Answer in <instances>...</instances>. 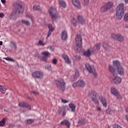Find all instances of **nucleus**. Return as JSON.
<instances>
[{
	"instance_id": "20",
	"label": "nucleus",
	"mask_w": 128,
	"mask_h": 128,
	"mask_svg": "<svg viewBox=\"0 0 128 128\" xmlns=\"http://www.w3.org/2000/svg\"><path fill=\"white\" fill-rule=\"evenodd\" d=\"M62 58L64 60L66 61V64H72V62L70 61V58H68V56L66 54H63L62 55Z\"/></svg>"
},
{
	"instance_id": "25",
	"label": "nucleus",
	"mask_w": 128,
	"mask_h": 128,
	"mask_svg": "<svg viewBox=\"0 0 128 128\" xmlns=\"http://www.w3.org/2000/svg\"><path fill=\"white\" fill-rule=\"evenodd\" d=\"M69 108L72 110V112H76V104H74V103L72 102L69 104Z\"/></svg>"
},
{
	"instance_id": "32",
	"label": "nucleus",
	"mask_w": 128,
	"mask_h": 128,
	"mask_svg": "<svg viewBox=\"0 0 128 128\" xmlns=\"http://www.w3.org/2000/svg\"><path fill=\"white\" fill-rule=\"evenodd\" d=\"M4 60H6L8 62H16V60H14V58L8 57V58H4Z\"/></svg>"
},
{
	"instance_id": "52",
	"label": "nucleus",
	"mask_w": 128,
	"mask_h": 128,
	"mask_svg": "<svg viewBox=\"0 0 128 128\" xmlns=\"http://www.w3.org/2000/svg\"><path fill=\"white\" fill-rule=\"evenodd\" d=\"M32 93L34 94L35 96H38L39 94L38 92L34 91L32 92Z\"/></svg>"
},
{
	"instance_id": "18",
	"label": "nucleus",
	"mask_w": 128,
	"mask_h": 128,
	"mask_svg": "<svg viewBox=\"0 0 128 128\" xmlns=\"http://www.w3.org/2000/svg\"><path fill=\"white\" fill-rule=\"evenodd\" d=\"M72 2L77 8H82V5H80V2L79 0H72Z\"/></svg>"
},
{
	"instance_id": "1",
	"label": "nucleus",
	"mask_w": 128,
	"mask_h": 128,
	"mask_svg": "<svg viewBox=\"0 0 128 128\" xmlns=\"http://www.w3.org/2000/svg\"><path fill=\"white\" fill-rule=\"evenodd\" d=\"M13 10L10 14V18L14 20L16 18L20 16V14H22L24 8V3L20 1H16L14 2L12 5Z\"/></svg>"
},
{
	"instance_id": "21",
	"label": "nucleus",
	"mask_w": 128,
	"mask_h": 128,
	"mask_svg": "<svg viewBox=\"0 0 128 128\" xmlns=\"http://www.w3.org/2000/svg\"><path fill=\"white\" fill-rule=\"evenodd\" d=\"M61 38L62 40H68V32L66 30L62 32Z\"/></svg>"
},
{
	"instance_id": "26",
	"label": "nucleus",
	"mask_w": 128,
	"mask_h": 128,
	"mask_svg": "<svg viewBox=\"0 0 128 128\" xmlns=\"http://www.w3.org/2000/svg\"><path fill=\"white\" fill-rule=\"evenodd\" d=\"M94 50L95 52H100V43L96 44L94 47Z\"/></svg>"
},
{
	"instance_id": "38",
	"label": "nucleus",
	"mask_w": 128,
	"mask_h": 128,
	"mask_svg": "<svg viewBox=\"0 0 128 128\" xmlns=\"http://www.w3.org/2000/svg\"><path fill=\"white\" fill-rule=\"evenodd\" d=\"M34 122V119H28L26 120V124H32Z\"/></svg>"
},
{
	"instance_id": "10",
	"label": "nucleus",
	"mask_w": 128,
	"mask_h": 128,
	"mask_svg": "<svg viewBox=\"0 0 128 128\" xmlns=\"http://www.w3.org/2000/svg\"><path fill=\"white\" fill-rule=\"evenodd\" d=\"M49 14L54 20L56 19V8L51 7L49 10Z\"/></svg>"
},
{
	"instance_id": "57",
	"label": "nucleus",
	"mask_w": 128,
	"mask_h": 128,
	"mask_svg": "<svg viewBox=\"0 0 128 128\" xmlns=\"http://www.w3.org/2000/svg\"><path fill=\"white\" fill-rule=\"evenodd\" d=\"M124 26H125L126 28H128V24H125Z\"/></svg>"
},
{
	"instance_id": "16",
	"label": "nucleus",
	"mask_w": 128,
	"mask_h": 128,
	"mask_svg": "<svg viewBox=\"0 0 128 128\" xmlns=\"http://www.w3.org/2000/svg\"><path fill=\"white\" fill-rule=\"evenodd\" d=\"M112 82L114 84H118L122 82V78L118 76L115 77L112 80Z\"/></svg>"
},
{
	"instance_id": "23",
	"label": "nucleus",
	"mask_w": 128,
	"mask_h": 128,
	"mask_svg": "<svg viewBox=\"0 0 128 128\" xmlns=\"http://www.w3.org/2000/svg\"><path fill=\"white\" fill-rule=\"evenodd\" d=\"M60 124H61V126H64V125L66 126L68 128H70V122H68V120H64L63 121H62L60 122Z\"/></svg>"
},
{
	"instance_id": "6",
	"label": "nucleus",
	"mask_w": 128,
	"mask_h": 128,
	"mask_svg": "<svg viewBox=\"0 0 128 128\" xmlns=\"http://www.w3.org/2000/svg\"><path fill=\"white\" fill-rule=\"evenodd\" d=\"M111 38H113V40H118V42H122L124 40V37L120 34H112L111 35Z\"/></svg>"
},
{
	"instance_id": "48",
	"label": "nucleus",
	"mask_w": 128,
	"mask_h": 128,
	"mask_svg": "<svg viewBox=\"0 0 128 128\" xmlns=\"http://www.w3.org/2000/svg\"><path fill=\"white\" fill-rule=\"evenodd\" d=\"M25 108H28V110H32V108L28 104H26V106H25Z\"/></svg>"
},
{
	"instance_id": "28",
	"label": "nucleus",
	"mask_w": 128,
	"mask_h": 128,
	"mask_svg": "<svg viewBox=\"0 0 128 128\" xmlns=\"http://www.w3.org/2000/svg\"><path fill=\"white\" fill-rule=\"evenodd\" d=\"M59 4H60L62 8H66V3L62 0H59Z\"/></svg>"
},
{
	"instance_id": "4",
	"label": "nucleus",
	"mask_w": 128,
	"mask_h": 128,
	"mask_svg": "<svg viewBox=\"0 0 128 128\" xmlns=\"http://www.w3.org/2000/svg\"><path fill=\"white\" fill-rule=\"evenodd\" d=\"M112 6H114V3L112 2H109L101 7L100 12H106L108 10H110L112 8Z\"/></svg>"
},
{
	"instance_id": "56",
	"label": "nucleus",
	"mask_w": 128,
	"mask_h": 128,
	"mask_svg": "<svg viewBox=\"0 0 128 128\" xmlns=\"http://www.w3.org/2000/svg\"><path fill=\"white\" fill-rule=\"evenodd\" d=\"M1 2L2 4H6V0H1Z\"/></svg>"
},
{
	"instance_id": "13",
	"label": "nucleus",
	"mask_w": 128,
	"mask_h": 128,
	"mask_svg": "<svg viewBox=\"0 0 128 128\" xmlns=\"http://www.w3.org/2000/svg\"><path fill=\"white\" fill-rule=\"evenodd\" d=\"M116 68L118 74H120V76L124 75V67H122V66H120Z\"/></svg>"
},
{
	"instance_id": "50",
	"label": "nucleus",
	"mask_w": 128,
	"mask_h": 128,
	"mask_svg": "<svg viewBox=\"0 0 128 128\" xmlns=\"http://www.w3.org/2000/svg\"><path fill=\"white\" fill-rule=\"evenodd\" d=\"M76 60H80V56H75Z\"/></svg>"
},
{
	"instance_id": "33",
	"label": "nucleus",
	"mask_w": 128,
	"mask_h": 128,
	"mask_svg": "<svg viewBox=\"0 0 128 128\" xmlns=\"http://www.w3.org/2000/svg\"><path fill=\"white\" fill-rule=\"evenodd\" d=\"M6 118H3L2 120L0 122V126H4L6 124Z\"/></svg>"
},
{
	"instance_id": "41",
	"label": "nucleus",
	"mask_w": 128,
	"mask_h": 128,
	"mask_svg": "<svg viewBox=\"0 0 128 128\" xmlns=\"http://www.w3.org/2000/svg\"><path fill=\"white\" fill-rule=\"evenodd\" d=\"M78 76H80V74H78V72H76L75 75L74 77V80H78Z\"/></svg>"
},
{
	"instance_id": "60",
	"label": "nucleus",
	"mask_w": 128,
	"mask_h": 128,
	"mask_svg": "<svg viewBox=\"0 0 128 128\" xmlns=\"http://www.w3.org/2000/svg\"><path fill=\"white\" fill-rule=\"evenodd\" d=\"M0 46H2V42L0 41Z\"/></svg>"
},
{
	"instance_id": "17",
	"label": "nucleus",
	"mask_w": 128,
	"mask_h": 128,
	"mask_svg": "<svg viewBox=\"0 0 128 128\" xmlns=\"http://www.w3.org/2000/svg\"><path fill=\"white\" fill-rule=\"evenodd\" d=\"M48 28H49V30L48 32V38H50L52 34V32L54 30V28L52 26V24H49Z\"/></svg>"
},
{
	"instance_id": "59",
	"label": "nucleus",
	"mask_w": 128,
	"mask_h": 128,
	"mask_svg": "<svg viewBox=\"0 0 128 128\" xmlns=\"http://www.w3.org/2000/svg\"><path fill=\"white\" fill-rule=\"evenodd\" d=\"M124 2L126 4H128V0H124Z\"/></svg>"
},
{
	"instance_id": "61",
	"label": "nucleus",
	"mask_w": 128,
	"mask_h": 128,
	"mask_svg": "<svg viewBox=\"0 0 128 128\" xmlns=\"http://www.w3.org/2000/svg\"><path fill=\"white\" fill-rule=\"evenodd\" d=\"M126 112H128V107L126 108Z\"/></svg>"
},
{
	"instance_id": "5",
	"label": "nucleus",
	"mask_w": 128,
	"mask_h": 128,
	"mask_svg": "<svg viewBox=\"0 0 128 128\" xmlns=\"http://www.w3.org/2000/svg\"><path fill=\"white\" fill-rule=\"evenodd\" d=\"M86 68H87V70H88V72H90V74H92L94 78H98V74L96 71V69L92 67L90 64L86 63Z\"/></svg>"
},
{
	"instance_id": "31",
	"label": "nucleus",
	"mask_w": 128,
	"mask_h": 128,
	"mask_svg": "<svg viewBox=\"0 0 128 128\" xmlns=\"http://www.w3.org/2000/svg\"><path fill=\"white\" fill-rule=\"evenodd\" d=\"M11 48H14V50H16L18 46H16V44L15 42H11L10 44Z\"/></svg>"
},
{
	"instance_id": "46",
	"label": "nucleus",
	"mask_w": 128,
	"mask_h": 128,
	"mask_svg": "<svg viewBox=\"0 0 128 128\" xmlns=\"http://www.w3.org/2000/svg\"><path fill=\"white\" fill-rule=\"evenodd\" d=\"M84 3L85 6H88L90 4V0H84Z\"/></svg>"
},
{
	"instance_id": "42",
	"label": "nucleus",
	"mask_w": 128,
	"mask_h": 128,
	"mask_svg": "<svg viewBox=\"0 0 128 128\" xmlns=\"http://www.w3.org/2000/svg\"><path fill=\"white\" fill-rule=\"evenodd\" d=\"M52 62L53 64H58V59L54 58L52 60Z\"/></svg>"
},
{
	"instance_id": "37",
	"label": "nucleus",
	"mask_w": 128,
	"mask_h": 128,
	"mask_svg": "<svg viewBox=\"0 0 128 128\" xmlns=\"http://www.w3.org/2000/svg\"><path fill=\"white\" fill-rule=\"evenodd\" d=\"M26 103L24 102H20L18 104V106H21L22 108H26Z\"/></svg>"
},
{
	"instance_id": "24",
	"label": "nucleus",
	"mask_w": 128,
	"mask_h": 128,
	"mask_svg": "<svg viewBox=\"0 0 128 128\" xmlns=\"http://www.w3.org/2000/svg\"><path fill=\"white\" fill-rule=\"evenodd\" d=\"M88 96L92 98H96V92L94 91H91L89 92Z\"/></svg>"
},
{
	"instance_id": "3",
	"label": "nucleus",
	"mask_w": 128,
	"mask_h": 128,
	"mask_svg": "<svg viewBox=\"0 0 128 128\" xmlns=\"http://www.w3.org/2000/svg\"><path fill=\"white\" fill-rule=\"evenodd\" d=\"M54 84L57 86L58 90L60 92H64L66 90V82L62 78L56 80L54 81Z\"/></svg>"
},
{
	"instance_id": "8",
	"label": "nucleus",
	"mask_w": 128,
	"mask_h": 128,
	"mask_svg": "<svg viewBox=\"0 0 128 128\" xmlns=\"http://www.w3.org/2000/svg\"><path fill=\"white\" fill-rule=\"evenodd\" d=\"M76 46L78 48H80L82 44V36L77 35L76 37Z\"/></svg>"
},
{
	"instance_id": "12",
	"label": "nucleus",
	"mask_w": 128,
	"mask_h": 128,
	"mask_svg": "<svg viewBox=\"0 0 128 128\" xmlns=\"http://www.w3.org/2000/svg\"><path fill=\"white\" fill-rule=\"evenodd\" d=\"M72 86L74 88H76V86L84 88L86 86V82L83 80H80L78 82L73 84Z\"/></svg>"
},
{
	"instance_id": "2",
	"label": "nucleus",
	"mask_w": 128,
	"mask_h": 128,
	"mask_svg": "<svg viewBox=\"0 0 128 128\" xmlns=\"http://www.w3.org/2000/svg\"><path fill=\"white\" fill-rule=\"evenodd\" d=\"M124 3L120 4L117 6L116 15V20H120L121 18H122V16H124Z\"/></svg>"
},
{
	"instance_id": "19",
	"label": "nucleus",
	"mask_w": 128,
	"mask_h": 128,
	"mask_svg": "<svg viewBox=\"0 0 128 128\" xmlns=\"http://www.w3.org/2000/svg\"><path fill=\"white\" fill-rule=\"evenodd\" d=\"M100 100L104 108H106V106H108V101L104 97H101Z\"/></svg>"
},
{
	"instance_id": "53",
	"label": "nucleus",
	"mask_w": 128,
	"mask_h": 128,
	"mask_svg": "<svg viewBox=\"0 0 128 128\" xmlns=\"http://www.w3.org/2000/svg\"><path fill=\"white\" fill-rule=\"evenodd\" d=\"M47 68L48 70H50V72H52V66H48Z\"/></svg>"
},
{
	"instance_id": "34",
	"label": "nucleus",
	"mask_w": 128,
	"mask_h": 128,
	"mask_svg": "<svg viewBox=\"0 0 128 128\" xmlns=\"http://www.w3.org/2000/svg\"><path fill=\"white\" fill-rule=\"evenodd\" d=\"M71 22L74 26H78V21H76V18H73Z\"/></svg>"
},
{
	"instance_id": "45",
	"label": "nucleus",
	"mask_w": 128,
	"mask_h": 128,
	"mask_svg": "<svg viewBox=\"0 0 128 128\" xmlns=\"http://www.w3.org/2000/svg\"><path fill=\"white\" fill-rule=\"evenodd\" d=\"M27 18H30V20H32V22H34V17L31 14H27L26 15Z\"/></svg>"
},
{
	"instance_id": "11",
	"label": "nucleus",
	"mask_w": 128,
	"mask_h": 128,
	"mask_svg": "<svg viewBox=\"0 0 128 128\" xmlns=\"http://www.w3.org/2000/svg\"><path fill=\"white\" fill-rule=\"evenodd\" d=\"M66 106H58V114H62L63 116H64L66 114Z\"/></svg>"
},
{
	"instance_id": "15",
	"label": "nucleus",
	"mask_w": 128,
	"mask_h": 128,
	"mask_svg": "<svg viewBox=\"0 0 128 128\" xmlns=\"http://www.w3.org/2000/svg\"><path fill=\"white\" fill-rule=\"evenodd\" d=\"M94 52V51L90 50V49L88 48L86 51H84L83 52V54L84 56H86L87 58H88L90 56H92V54Z\"/></svg>"
},
{
	"instance_id": "36",
	"label": "nucleus",
	"mask_w": 128,
	"mask_h": 128,
	"mask_svg": "<svg viewBox=\"0 0 128 128\" xmlns=\"http://www.w3.org/2000/svg\"><path fill=\"white\" fill-rule=\"evenodd\" d=\"M22 22L24 24H26V26H28L30 24V21H28L26 20H22Z\"/></svg>"
},
{
	"instance_id": "29",
	"label": "nucleus",
	"mask_w": 128,
	"mask_h": 128,
	"mask_svg": "<svg viewBox=\"0 0 128 128\" xmlns=\"http://www.w3.org/2000/svg\"><path fill=\"white\" fill-rule=\"evenodd\" d=\"M33 10H38V12H42V9L40 8V6L38 5H34L33 7Z\"/></svg>"
},
{
	"instance_id": "22",
	"label": "nucleus",
	"mask_w": 128,
	"mask_h": 128,
	"mask_svg": "<svg viewBox=\"0 0 128 128\" xmlns=\"http://www.w3.org/2000/svg\"><path fill=\"white\" fill-rule=\"evenodd\" d=\"M108 69L113 74V76H114V74L116 72V68L114 65H109L108 66Z\"/></svg>"
},
{
	"instance_id": "9",
	"label": "nucleus",
	"mask_w": 128,
	"mask_h": 128,
	"mask_svg": "<svg viewBox=\"0 0 128 128\" xmlns=\"http://www.w3.org/2000/svg\"><path fill=\"white\" fill-rule=\"evenodd\" d=\"M32 76L39 80H42L44 78V74L40 71H36L32 74Z\"/></svg>"
},
{
	"instance_id": "62",
	"label": "nucleus",
	"mask_w": 128,
	"mask_h": 128,
	"mask_svg": "<svg viewBox=\"0 0 128 128\" xmlns=\"http://www.w3.org/2000/svg\"><path fill=\"white\" fill-rule=\"evenodd\" d=\"M76 50H78V48H76Z\"/></svg>"
},
{
	"instance_id": "44",
	"label": "nucleus",
	"mask_w": 128,
	"mask_h": 128,
	"mask_svg": "<svg viewBox=\"0 0 128 128\" xmlns=\"http://www.w3.org/2000/svg\"><path fill=\"white\" fill-rule=\"evenodd\" d=\"M62 102H63V104H68V100H64V98H60Z\"/></svg>"
},
{
	"instance_id": "30",
	"label": "nucleus",
	"mask_w": 128,
	"mask_h": 128,
	"mask_svg": "<svg viewBox=\"0 0 128 128\" xmlns=\"http://www.w3.org/2000/svg\"><path fill=\"white\" fill-rule=\"evenodd\" d=\"M0 92L2 94H5L6 92V88L4 86L0 85Z\"/></svg>"
},
{
	"instance_id": "7",
	"label": "nucleus",
	"mask_w": 128,
	"mask_h": 128,
	"mask_svg": "<svg viewBox=\"0 0 128 128\" xmlns=\"http://www.w3.org/2000/svg\"><path fill=\"white\" fill-rule=\"evenodd\" d=\"M110 92L111 94H112L115 96H116V98L120 100L122 98V96L120 94V92H118V90H116V88L114 87H112L110 90Z\"/></svg>"
},
{
	"instance_id": "39",
	"label": "nucleus",
	"mask_w": 128,
	"mask_h": 128,
	"mask_svg": "<svg viewBox=\"0 0 128 128\" xmlns=\"http://www.w3.org/2000/svg\"><path fill=\"white\" fill-rule=\"evenodd\" d=\"M37 46H46V43H44L42 40H40L37 44Z\"/></svg>"
},
{
	"instance_id": "27",
	"label": "nucleus",
	"mask_w": 128,
	"mask_h": 128,
	"mask_svg": "<svg viewBox=\"0 0 128 128\" xmlns=\"http://www.w3.org/2000/svg\"><path fill=\"white\" fill-rule=\"evenodd\" d=\"M113 66H116V68H118V66H122V65H120V62L118 60L113 61Z\"/></svg>"
},
{
	"instance_id": "58",
	"label": "nucleus",
	"mask_w": 128,
	"mask_h": 128,
	"mask_svg": "<svg viewBox=\"0 0 128 128\" xmlns=\"http://www.w3.org/2000/svg\"><path fill=\"white\" fill-rule=\"evenodd\" d=\"M126 120L128 121V114L126 116Z\"/></svg>"
},
{
	"instance_id": "49",
	"label": "nucleus",
	"mask_w": 128,
	"mask_h": 128,
	"mask_svg": "<svg viewBox=\"0 0 128 128\" xmlns=\"http://www.w3.org/2000/svg\"><path fill=\"white\" fill-rule=\"evenodd\" d=\"M42 60H43V62H46V60H48V57L44 56L43 58H42Z\"/></svg>"
},
{
	"instance_id": "47",
	"label": "nucleus",
	"mask_w": 128,
	"mask_h": 128,
	"mask_svg": "<svg viewBox=\"0 0 128 128\" xmlns=\"http://www.w3.org/2000/svg\"><path fill=\"white\" fill-rule=\"evenodd\" d=\"M103 48L105 50H106V48H108V44H106V42H104L103 43Z\"/></svg>"
},
{
	"instance_id": "35",
	"label": "nucleus",
	"mask_w": 128,
	"mask_h": 128,
	"mask_svg": "<svg viewBox=\"0 0 128 128\" xmlns=\"http://www.w3.org/2000/svg\"><path fill=\"white\" fill-rule=\"evenodd\" d=\"M42 54L44 56H46V58H48V56L50 55V54L46 51H44L42 52Z\"/></svg>"
},
{
	"instance_id": "54",
	"label": "nucleus",
	"mask_w": 128,
	"mask_h": 128,
	"mask_svg": "<svg viewBox=\"0 0 128 128\" xmlns=\"http://www.w3.org/2000/svg\"><path fill=\"white\" fill-rule=\"evenodd\" d=\"M106 112H107V114H110V108H108V110H106Z\"/></svg>"
},
{
	"instance_id": "43",
	"label": "nucleus",
	"mask_w": 128,
	"mask_h": 128,
	"mask_svg": "<svg viewBox=\"0 0 128 128\" xmlns=\"http://www.w3.org/2000/svg\"><path fill=\"white\" fill-rule=\"evenodd\" d=\"M124 20L128 22V13H126L124 16Z\"/></svg>"
},
{
	"instance_id": "63",
	"label": "nucleus",
	"mask_w": 128,
	"mask_h": 128,
	"mask_svg": "<svg viewBox=\"0 0 128 128\" xmlns=\"http://www.w3.org/2000/svg\"><path fill=\"white\" fill-rule=\"evenodd\" d=\"M48 38V36H47L46 38Z\"/></svg>"
},
{
	"instance_id": "14",
	"label": "nucleus",
	"mask_w": 128,
	"mask_h": 128,
	"mask_svg": "<svg viewBox=\"0 0 128 128\" xmlns=\"http://www.w3.org/2000/svg\"><path fill=\"white\" fill-rule=\"evenodd\" d=\"M77 20L80 24H86V19L82 16L78 15Z\"/></svg>"
},
{
	"instance_id": "55",
	"label": "nucleus",
	"mask_w": 128,
	"mask_h": 128,
	"mask_svg": "<svg viewBox=\"0 0 128 128\" xmlns=\"http://www.w3.org/2000/svg\"><path fill=\"white\" fill-rule=\"evenodd\" d=\"M0 18H4V14L0 13Z\"/></svg>"
},
{
	"instance_id": "51",
	"label": "nucleus",
	"mask_w": 128,
	"mask_h": 128,
	"mask_svg": "<svg viewBox=\"0 0 128 128\" xmlns=\"http://www.w3.org/2000/svg\"><path fill=\"white\" fill-rule=\"evenodd\" d=\"M96 110L98 112H100V110H102V108H100V107L97 106L96 108Z\"/></svg>"
},
{
	"instance_id": "40",
	"label": "nucleus",
	"mask_w": 128,
	"mask_h": 128,
	"mask_svg": "<svg viewBox=\"0 0 128 128\" xmlns=\"http://www.w3.org/2000/svg\"><path fill=\"white\" fill-rule=\"evenodd\" d=\"M92 100L96 104H100V101H98V100L96 98H92Z\"/></svg>"
}]
</instances>
